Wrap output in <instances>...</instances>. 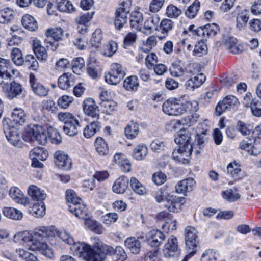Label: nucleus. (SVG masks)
<instances>
[{"label": "nucleus", "mask_w": 261, "mask_h": 261, "mask_svg": "<svg viewBox=\"0 0 261 261\" xmlns=\"http://www.w3.org/2000/svg\"><path fill=\"white\" fill-rule=\"evenodd\" d=\"M3 213L6 217L14 220H20L23 216L19 210L11 207H4Z\"/></svg>", "instance_id": "obj_47"}, {"label": "nucleus", "mask_w": 261, "mask_h": 261, "mask_svg": "<svg viewBox=\"0 0 261 261\" xmlns=\"http://www.w3.org/2000/svg\"><path fill=\"white\" fill-rule=\"evenodd\" d=\"M220 257V254L216 251L208 249L202 254L200 261H216Z\"/></svg>", "instance_id": "obj_55"}, {"label": "nucleus", "mask_w": 261, "mask_h": 261, "mask_svg": "<svg viewBox=\"0 0 261 261\" xmlns=\"http://www.w3.org/2000/svg\"><path fill=\"white\" fill-rule=\"evenodd\" d=\"M148 153V148L145 145L140 144L133 151V157L137 160H143Z\"/></svg>", "instance_id": "obj_45"}, {"label": "nucleus", "mask_w": 261, "mask_h": 261, "mask_svg": "<svg viewBox=\"0 0 261 261\" xmlns=\"http://www.w3.org/2000/svg\"><path fill=\"white\" fill-rule=\"evenodd\" d=\"M124 245L132 253L135 254L139 253L141 244L140 241L135 237H130L127 238L124 241Z\"/></svg>", "instance_id": "obj_29"}, {"label": "nucleus", "mask_w": 261, "mask_h": 261, "mask_svg": "<svg viewBox=\"0 0 261 261\" xmlns=\"http://www.w3.org/2000/svg\"><path fill=\"white\" fill-rule=\"evenodd\" d=\"M236 0H224L219 8L221 13H226L230 11L234 7Z\"/></svg>", "instance_id": "obj_62"}, {"label": "nucleus", "mask_w": 261, "mask_h": 261, "mask_svg": "<svg viewBox=\"0 0 261 261\" xmlns=\"http://www.w3.org/2000/svg\"><path fill=\"white\" fill-rule=\"evenodd\" d=\"M33 49L37 59L45 61L47 58V54L44 47L42 46L41 42L37 39L33 40Z\"/></svg>", "instance_id": "obj_30"}, {"label": "nucleus", "mask_w": 261, "mask_h": 261, "mask_svg": "<svg viewBox=\"0 0 261 261\" xmlns=\"http://www.w3.org/2000/svg\"><path fill=\"white\" fill-rule=\"evenodd\" d=\"M181 13V10L173 5H170L167 8L166 14L168 17L177 18Z\"/></svg>", "instance_id": "obj_63"}, {"label": "nucleus", "mask_w": 261, "mask_h": 261, "mask_svg": "<svg viewBox=\"0 0 261 261\" xmlns=\"http://www.w3.org/2000/svg\"><path fill=\"white\" fill-rule=\"evenodd\" d=\"M2 85L6 96L10 100L25 94V88L20 83L13 81L11 83H3Z\"/></svg>", "instance_id": "obj_8"}, {"label": "nucleus", "mask_w": 261, "mask_h": 261, "mask_svg": "<svg viewBox=\"0 0 261 261\" xmlns=\"http://www.w3.org/2000/svg\"><path fill=\"white\" fill-rule=\"evenodd\" d=\"M249 18V12L246 10L240 11L236 17V27L239 30L245 29Z\"/></svg>", "instance_id": "obj_33"}, {"label": "nucleus", "mask_w": 261, "mask_h": 261, "mask_svg": "<svg viewBox=\"0 0 261 261\" xmlns=\"http://www.w3.org/2000/svg\"><path fill=\"white\" fill-rule=\"evenodd\" d=\"M174 141L176 144H178L179 146L178 149L173 150V159L182 164L188 163L193 150L190 133L186 130H181L175 138Z\"/></svg>", "instance_id": "obj_2"}, {"label": "nucleus", "mask_w": 261, "mask_h": 261, "mask_svg": "<svg viewBox=\"0 0 261 261\" xmlns=\"http://www.w3.org/2000/svg\"><path fill=\"white\" fill-rule=\"evenodd\" d=\"M239 103V100L234 96L229 95L225 97L222 101H219L215 109L217 116H220L226 110L235 107Z\"/></svg>", "instance_id": "obj_13"}, {"label": "nucleus", "mask_w": 261, "mask_h": 261, "mask_svg": "<svg viewBox=\"0 0 261 261\" xmlns=\"http://www.w3.org/2000/svg\"><path fill=\"white\" fill-rule=\"evenodd\" d=\"M160 17L157 14L153 15L148 18L145 21L144 28L146 30V33L150 34L153 30H158Z\"/></svg>", "instance_id": "obj_31"}, {"label": "nucleus", "mask_w": 261, "mask_h": 261, "mask_svg": "<svg viewBox=\"0 0 261 261\" xmlns=\"http://www.w3.org/2000/svg\"><path fill=\"white\" fill-rule=\"evenodd\" d=\"M66 196L68 207H69V205L72 203L75 204L82 201L81 199L77 196L75 192L72 190H67L66 192Z\"/></svg>", "instance_id": "obj_60"}, {"label": "nucleus", "mask_w": 261, "mask_h": 261, "mask_svg": "<svg viewBox=\"0 0 261 261\" xmlns=\"http://www.w3.org/2000/svg\"><path fill=\"white\" fill-rule=\"evenodd\" d=\"M46 207L44 202H34L32 212L36 217H42L45 214Z\"/></svg>", "instance_id": "obj_53"}, {"label": "nucleus", "mask_w": 261, "mask_h": 261, "mask_svg": "<svg viewBox=\"0 0 261 261\" xmlns=\"http://www.w3.org/2000/svg\"><path fill=\"white\" fill-rule=\"evenodd\" d=\"M74 84V76L70 73H65L58 79V86L63 90L68 89Z\"/></svg>", "instance_id": "obj_28"}, {"label": "nucleus", "mask_w": 261, "mask_h": 261, "mask_svg": "<svg viewBox=\"0 0 261 261\" xmlns=\"http://www.w3.org/2000/svg\"><path fill=\"white\" fill-rule=\"evenodd\" d=\"M143 21V14L139 11V8H135L129 17L130 26L132 28L137 31H141Z\"/></svg>", "instance_id": "obj_20"}, {"label": "nucleus", "mask_w": 261, "mask_h": 261, "mask_svg": "<svg viewBox=\"0 0 261 261\" xmlns=\"http://www.w3.org/2000/svg\"><path fill=\"white\" fill-rule=\"evenodd\" d=\"M156 44V39L155 36H151L148 37L145 43L140 48V51L142 52L147 53L149 51L153 46H154Z\"/></svg>", "instance_id": "obj_59"}, {"label": "nucleus", "mask_w": 261, "mask_h": 261, "mask_svg": "<svg viewBox=\"0 0 261 261\" xmlns=\"http://www.w3.org/2000/svg\"><path fill=\"white\" fill-rule=\"evenodd\" d=\"M150 147L153 152L159 153L164 150L165 143L161 139H155L150 143Z\"/></svg>", "instance_id": "obj_58"}, {"label": "nucleus", "mask_w": 261, "mask_h": 261, "mask_svg": "<svg viewBox=\"0 0 261 261\" xmlns=\"http://www.w3.org/2000/svg\"><path fill=\"white\" fill-rule=\"evenodd\" d=\"M30 134H32V139L35 140L41 145H44L47 141V131L42 126L35 125L32 127Z\"/></svg>", "instance_id": "obj_17"}, {"label": "nucleus", "mask_w": 261, "mask_h": 261, "mask_svg": "<svg viewBox=\"0 0 261 261\" xmlns=\"http://www.w3.org/2000/svg\"><path fill=\"white\" fill-rule=\"evenodd\" d=\"M181 201L180 197L168 195L164 200V206L170 212H177L181 207Z\"/></svg>", "instance_id": "obj_21"}, {"label": "nucleus", "mask_w": 261, "mask_h": 261, "mask_svg": "<svg viewBox=\"0 0 261 261\" xmlns=\"http://www.w3.org/2000/svg\"><path fill=\"white\" fill-rule=\"evenodd\" d=\"M29 156L32 160L44 161L47 157V152L42 147H36L30 151Z\"/></svg>", "instance_id": "obj_46"}, {"label": "nucleus", "mask_w": 261, "mask_h": 261, "mask_svg": "<svg viewBox=\"0 0 261 261\" xmlns=\"http://www.w3.org/2000/svg\"><path fill=\"white\" fill-rule=\"evenodd\" d=\"M7 120L11 122L10 125L18 127L25 122L26 114L21 108H16L13 109L11 115V118H4L3 120V124H4Z\"/></svg>", "instance_id": "obj_15"}, {"label": "nucleus", "mask_w": 261, "mask_h": 261, "mask_svg": "<svg viewBox=\"0 0 261 261\" xmlns=\"http://www.w3.org/2000/svg\"><path fill=\"white\" fill-rule=\"evenodd\" d=\"M28 193L35 202H43L46 197V194L43 190L33 185L29 187Z\"/></svg>", "instance_id": "obj_24"}, {"label": "nucleus", "mask_w": 261, "mask_h": 261, "mask_svg": "<svg viewBox=\"0 0 261 261\" xmlns=\"http://www.w3.org/2000/svg\"><path fill=\"white\" fill-rule=\"evenodd\" d=\"M93 13V12L91 13L87 12L82 14L76 18V23L81 25V27H80V26L78 27V30L80 33L87 32V28L86 24L92 19Z\"/></svg>", "instance_id": "obj_34"}, {"label": "nucleus", "mask_w": 261, "mask_h": 261, "mask_svg": "<svg viewBox=\"0 0 261 261\" xmlns=\"http://www.w3.org/2000/svg\"><path fill=\"white\" fill-rule=\"evenodd\" d=\"M70 250L73 253L79 257L82 258L86 261H94L95 259L92 257V249L91 246L84 242H75L70 247ZM96 261L98 259H96Z\"/></svg>", "instance_id": "obj_7"}, {"label": "nucleus", "mask_w": 261, "mask_h": 261, "mask_svg": "<svg viewBox=\"0 0 261 261\" xmlns=\"http://www.w3.org/2000/svg\"><path fill=\"white\" fill-rule=\"evenodd\" d=\"M206 77L203 73H200L193 77L190 78L185 83L186 88L193 91L196 88L199 87L205 81Z\"/></svg>", "instance_id": "obj_25"}, {"label": "nucleus", "mask_w": 261, "mask_h": 261, "mask_svg": "<svg viewBox=\"0 0 261 261\" xmlns=\"http://www.w3.org/2000/svg\"><path fill=\"white\" fill-rule=\"evenodd\" d=\"M165 239V235L158 230H152L149 232L148 243L152 247L160 246Z\"/></svg>", "instance_id": "obj_26"}, {"label": "nucleus", "mask_w": 261, "mask_h": 261, "mask_svg": "<svg viewBox=\"0 0 261 261\" xmlns=\"http://www.w3.org/2000/svg\"><path fill=\"white\" fill-rule=\"evenodd\" d=\"M123 86L128 91L136 90L139 86L137 77L130 76L127 77L124 81Z\"/></svg>", "instance_id": "obj_49"}, {"label": "nucleus", "mask_w": 261, "mask_h": 261, "mask_svg": "<svg viewBox=\"0 0 261 261\" xmlns=\"http://www.w3.org/2000/svg\"><path fill=\"white\" fill-rule=\"evenodd\" d=\"M185 241L187 249L196 250L199 244L198 232L193 226H187L185 230Z\"/></svg>", "instance_id": "obj_12"}, {"label": "nucleus", "mask_w": 261, "mask_h": 261, "mask_svg": "<svg viewBox=\"0 0 261 261\" xmlns=\"http://www.w3.org/2000/svg\"><path fill=\"white\" fill-rule=\"evenodd\" d=\"M45 35L47 38L45 40V43L47 44V47L55 51L58 46L57 42L62 40L63 30L60 27L48 29L45 32Z\"/></svg>", "instance_id": "obj_9"}, {"label": "nucleus", "mask_w": 261, "mask_h": 261, "mask_svg": "<svg viewBox=\"0 0 261 261\" xmlns=\"http://www.w3.org/2000/svg\"><path fill=\"white\" fill-rule=\"evenodd\" d=\"M83 108L84 113L92 118H98L99 109L95 100L92 98H87L83 102Z\"/></svg>", "instance_id": "obj_16"}, {"label": "nucleus", "mask_w": 261, "mask_h": 261, "mask_svg": "<svg viewBox=\"0 0 261 261\" xmlns=\"http://www.w3.org/2000/svg\"><path fill=\"white\" fill-rule=\"evenodd\" d=\"M84 220H85L86 227L89 230L98 234H101L103 233V227L98 222L90 219L89 218L84 219Z\"/></svg>", "instance_id": "obj_41"}, {"label": "nucleus", "mask_w": 261, "mask_h": 261, "mask_svg": "<svg viewBox=\"0 0 261 261\" xmlns=\"http://www.w3.org/2000/svg\"><path fill=\"white\" fill-rule=\"evenodd\" d=\"M125 75V72L122 66L119 63L111 65L110 70L105 74V79L110 85H116L119 84Z\"/></svg>", "instance_id": "obj_6"}, {"label": "nucleus", "mask_w": 261, "mask_h": 261, "mask_svg": "<svg viewBox=\"0 0 261 261\" xmlns=\"http://www.w3.org/2000/svg\"><path fill=\"white\" fill-rule=\"evenodd\" d=\"M80 127L79 120L76 118H74L65 125L63 127L64 133L70 136H73L78 133Z\"/></svg>", "instance_id": "obj_32"}, {"label": "nucleus", "mask_w": 261, "mask_h": 261, "mask_svg": "<svg viewBox=\"0 0 261 261\" xmlns=\"http://www.w3.org/2000/svg\"><path fill=\"white\" fill-rule=\"evenodd\" d=\"M59 237L61 240L67 244L72 245L74 240L72 236L67 231L59 230L55 227H40L36 228L32 232L22 231L15 234L14 241L25 243L30 250L39 251L49 258L54 256L52 249L46 243L47 238Z\"/></svg>", "instance_id": "obj_1"}, {"label": "nucleus", "mask_w": 261, "mask_h": 261, "mask_svg": "<svg viewBox=\"0 0 261 261\" xmlns=\"http://www.w3.org/2000/svg\"><path fill=\"white\" fill-rule=\"evenodd\" d=\"M193 55L197 57H202L207 53V47L206 43L201 40L198 41L195 45L193 50Z\"/></svg>", "instance_id": "obj_52"}, {"label": "nucleus", "mask_w": 261, "mask_h": 261, "mask_svg": "<svg viewBox=\"0 0 261 261\" xmlns=\"http://www.w3.org/2000/svg\"><path fill=\"white\" fill-rule=\"evenodd\" d=\"M69 210L76 217L81 219H84L90 217L88 208L82 201L69 205Z\"/></svg>", "instance_id": "obj_19"}, {"label": "nucleus", "mask_w": 261, "mask_h": 261, "mask_svg": "<svg viewBox=\"0 0 261 261\" xmlns=\"http://www.w3.org/2000/svg\"><path fill=\"white\" fill-rule=\"evenodd\" d=\"M239 146L241 149L246 151L250 155L257 156L259 153V151L254 148L252 143L248 142L247 141H242Z\"/></svg>", "instance_id": "obj_50"}, {"label": "nucleus", "mask_w": 261, "mask_h": 261, "mask_svg": "<svg viewBox=\"0 0 261 261\" xmlns=\"http://www.w3.org/2000/svg\"><path fill=\"white\" fill-rule=\"evenodd\" d=\"M100 124L98 121H93L87 125L83 129V135L86 138L93 136L99 130Z\"/></svg>", "instance_id": "obj_37"}, {"label": "nucleus", "mask_w": 261, "mask_h": 261, "mask_svg": "<svg viewBox=\"0 0 261 261\" xmlns=\"http://www.w3.org/2000/svg\"><path fill=\"white\" fill-rule=\"evenodd\" d=\"M15 17V12L13 9L7 7L0 10V23L7 24L11 22Z\"/></svg>", "instance_id": "obj_35"}, {"label": "nucleus", "mask_w": 261, "mask_h": 261, "mask_svg": "<svg viewBox=\"0 0 261 261\" xmlns=\"http://www.w3.org/2000/svg\"><path fill=\"white\" fill-rule=\"evenodd\" d=\"M228 174L234 180H239L244 175V172L241 169L240 162L234 161L230 163L227 167Z\"/></svg>", "instance_id": "obj_22"}, {"label": "nucleus", "mask_w": 261, "mask_h": 261, "mask_svg": "<svg viewBox=\"0 0 261 261\" xmlns=\"http://www.w3.org/2000/svg\"><path fill=\"white\" fill-rule=\"evenodd\" d=\"M29 83L31 89L36 95L44 97L48 94L49 89L39 82L33 73L30 74Z\"/></svg>", "instance_id": "obj_14"}, {"label": "nucleus", "mask_w": 261, "mask_h": 261, "mask_svg": "<svg viewBox=\"0 0 261 261\" xmlns=\"http://www.w3.org/2000/svg\"><path fill=\"white\" fill-rule=\"evenodd\" d=\"M58 9L63 12L71 13L74 11V8L72 3L68 0H61L57 4Z\"/></svg>", "instance_id": "obj_54"}, {"label": "nucleus", "mask_w": 261, "mask_h": 261, "mask_svg": "<svg viewBox=\"0 0 261 261\" xmlns=\"http://www.w3.org/2000/svg\"><path fill=\"white\" fill-rule=\"evenodd\" d=\"M31 70L36 71L39 68V63L35 58L32 55H27L24 59V62Z\"/></svg>", "instance_id": "obj_57"}, {"label": "nucleus", "mask_w": 261, "mask_h": 261, "mask_svg": "<svg viewBox=\"0 0 261 261\" xmlns=\"http://www.w3.org/2000/svg\"><path fill=\"white\" fill-rule=\"evenodd\" d=\"M11 57L13 63L17 66H22L24 62L22 51L17 47L11 49Z\"/></svg>", "instance_id": "obj_43"}, {"label": "nucleus", "mask_w": 261, "mask_h": 261, "mask_svg": "<svg viewBox=\"0 0 261 261\" xmlns=\"http://www.w3.org/2000/svg\"><path fill=\"white\" fill-rule=\"evenodd\" d=\"M16 252L25 261H39L36 256L23 249L17 250Z\"/></svg>", "instance_id": "obj_64"}, {"label": "nucleus", "mask_w": 261, "mask_h": 261, "mask_svg": "<svg viewBox=\"0 0 261 261\" xmlns=\"http://www.w3.org/2000/svg\"><path fill=\"white\" fill-rule=\"evenodd\" d=\"M10 63L8 60L0 57V77L3 79H9L11 77L9 71Z\"/></svg>", "instance_id": "obj_42"}, {"label": "nucleus", "mask_w": 261, "mask_h": 261, "mask_svg": "<svg viewBox=\"0 0 261 261\" xmlns=\"http://www.w3.org/2000/svg\"><path fill=\"white\" fill-rule=\"evenodd\" d=\"M92 249V257L98 259V261H104L107 255L112 253V246L105 244L98 238L94 239ZM94 261H96V260Z\"/></svg>", "instance_id": "obj_5"}, {"label": "nucleus", "mask_w": 261, "mask_h": 261, "mask_svg": "<svg viewBox=\"0 0 261 261\" xmlns=\"http://www.w3.org/2000/svg\"><path fill=\"white\" fill-rule=\"evenodd\" d=\"M95 149L97 153L102 156L107 155L109 152L108 144L101 137L96 138L95 142Z\"/></svg>", "instance_id": "obj_40"}, {"label": "nucleus", "mask_w": 261, "mask_h": 261, "mask_svg": "<svg viewBox=\"0 0 261 261\" xmlns=\"http://www.w3.org/2000/svg\"><path fill=\"white\" fill-rule=\"evenodd\" d=\"M162 251L166 258L178 257L180 254L181 249L178 245L177 238L174 236H170L165 243Z\"/></svg>", "instance_id": "obj_10"}, {"label": "nucleus", "mask_w": 261, "mask_h": 261, "mask_svg": "<svg viewBox=\"0 0 261 261\" xmlns=\"http://www.w3.org/2000/svg\"><path fill=\"white\" fill-rule=\"evenodd\" d=\"M9 195L11 198L18 203L27 205L29 203V199L23 192L17 187H13L9 190Z\"/></svg>", "instance_id": "obj_23"}, {"label": "nucleus", "mask_w": 261, "mask_h": 261, "mask_svg": "<svg viewBox=\"0 0 261 261\" xmlns=\"http://www.w3.org/2000/svg\"><path fill=\"white\" fill-rule=\"evenodd\" d=\"M22 25L30 31H34L38 28L37 23L35 18L29 14L24 15L21 19Z\"/></svg>", "instance_id": "obj_39"}, {"label": "nucleus", "mask_w": 261, "mask_h": 261, "mask_svg": "<svg viewBox=\"0 0 261 261\" xmlns=\"http://www.w3.org/2000/svg\"><path fill=\"white\" fill-rule=\"evenodd\" d=\"M112 250L109 255L112 256L114 261H125L127 259V253L122 247L117 246L115 248L112 247Z\"/></svg>", "instance_id": "obj_38"}, {"label": "nucleus", "mask_w": 261, "mask_h": 261, "mask_svg": "<svg viewBox=\"0 0 261 261\" xmlns=\"http://www.w3.org/2000/svg\"><path fill=\"white\" fill-rule=\"evenodd\" d=\"M174 25L173 22L169 19H163L159 26L158 31L161 32L162 35L159 38L160 39L165 38L168 35L169 31L172 30Z\"/></svg>", "instance_id": "obj_36"}, {"label": "nucleus", "mask_w": 261, "mask_h": 261, "mask_svg": "<svg viewBox=\"0 0 261 261\" xmlns=\"http://www.w3.org/2000/svg\"><path fill=\"white\" fill-rule=\"evenodd\" d=\"M132 6V0H121L115 13L114 25L117 30H120L127 22Z\"/></svg>", "instance_id": "obj_4"}, {"label": "nucleus", "mask_w": 261, "mask_h": 261, "mask_svg": "<svg viewBox=\"0 0 261 261\" xmlns=\"http://www.w3.org/2000/svg\"><path fill=\"white\" fill-rule=\"evenodd\" d=\"M54 156L55 164L59 168L64 170H68L71 168V160L65 152L61 151H57Z\"/></svg>", "instance_id": "obj_18"}, {"label": "nucleus", "mask_w": 261, "mask_h": 261, "mask_svg": "<svg viewBox=\"0 0 261 261\" xmlns=\"http://www.w3.org/2000/svg\"><path fill=\"white\" fill-rule=\"evenodd\" d=\"M47 140L55 144H59L62 141V137L57 129L50 128L47 130Z\"/></svg>", "instance_id": "obj_51"}, {"label": "nucleus", "mask_w": 261, "mask_h": 261, "mask_svg": "<svg viewBox=\"0 0 261 261\" xmlns=\"http://www.w3.org/2000/svg\"><path fill=\"white\" fill-rule=\"evenodd\" d=\"M139 132V125L134 121H131L125 128V134L128 139L135 138Z\"/></svg>", "instance_id": "obj_44"}, {"label": "nucleus", "mask_w": 261, "mask_h": 261, "mask_svg": "<svg viewBox=\"0 0 261 261\" xmlns=\"http://www.w3.org/2000/svg\"><path fill=\"white\" fill-rule=\"evenodd\" d=\"M130 185L132 190L137 194L142 195L146 193L145 187L135 177H132Z\"/></svg>", "instance_id": "obj_48"}, {"label": "nucleus", "mask_w": 261, "mask_h": 261, "mask_svg": "<svg viewBox=\"0 0 261 261\" xmlns=\"http://www.w3.org/2000/svg\"><path fill=\"white\" fill-rule=\"evenodd\" d=\"M200 2L198 0H195L192 5H191L186 11V15L190 18H193L197 15L199 9Z\"/></svg>", "instance_id": "obj_56"}, {"label": "nucleus", "mask_w": 261, "mask_h": 261, "mask_svg": "<svg viewBox=\"0 0 261 261\" xmlns=\"http://www.w3.org/2000/svg\"><path fill=\"white\" fill-rule=\"evenodd\" d=\"M128 184L129 179L126 176H120L114 182L112 187L113 191L118 194L124 193L128 188Z\"/></svg>", "instance_id": "obj_27"}, {"label": "nucleus", "mask_w": 261, "mask_h": 261, "mask_svg": "<svg viewBox=\"0 0 261 261\" xmlns=\"http://www.w3.org/2000/svg\"><path fill=\"white\" fill-rule=\"evenodd\" d=\"M163 112L169 116H180L186 112V105H184L182 97L170 98L162 105Z\"/></svg>", "instance_id": "obj_3"}, {"label": "nucleus", "mask_w": 261, "mask_h": 261, "mask_svg": "<svg viewBox=\"0 0 261 261\" xmlns=\"http://www.w3.org/2000/svg\"><path fill=\"white\" fill-rule=\"evenodd\" d=\"M102 38L101 31L100 29H96L92 35L90 42L91 45L95 47L99 46L101 43Z\"/></svg>", "instance_id": "obj_61"}, {"label": "nucleus", "mask_w": 261, "mask_h": 261, "mask_svg": "<svg viewBox=\"0 0 261 261\" xmlns=\"http://www.w3.org/2000/svg\"><path fill=\"white\" fill-rule=\"evenodd\" d=\"M11 122L7 120L3 124V130L8 141L17 147L21 146V138L18 131V127L10 125Z\"/></svg>", "instance_id": "obj_11"}]
</instances>
